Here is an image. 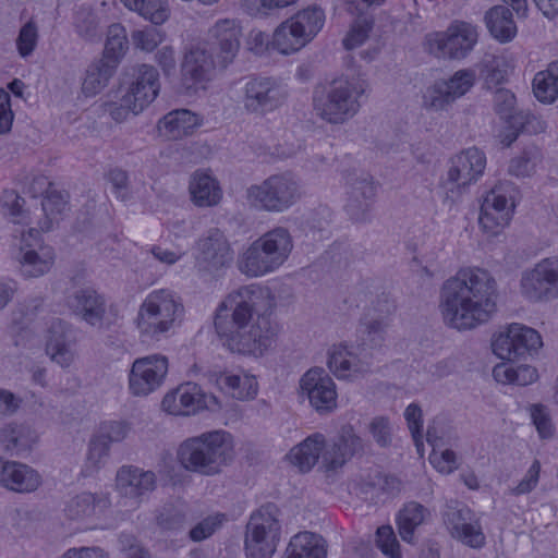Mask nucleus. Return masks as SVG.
Wrapping results in <instances>:
<instances>
[{
  "mask_svg": "<svg viewBox=\"0 0 558 558\" xmlns=\"http://www.w3.org/2000/svg\"><path fill=\"white\" fill-rule=\"evenodd\" d=\"M368 84L362 78H339L313 93V111L329 124H343L361 109Z\"/></svg>",
  "mask_w": 558,
  "mask_h": 558,
  "instance_id": "39448f33",
  "label": "nucleus"
},
{
  "mask_svg": "<svg viewBox=\"0 0 558 558\" xmlns=\"http://www.w3.org/2000/svg\"><path fill=\"white\" fill-rule=\"evenodd\" d=\"M492 349L494 354L501 360L511 361L521 357L520 352L517 349V340L512 324L506 326L494 336Z\"/></svg>",
  "mask_w": 558,
  "mask_h": 558,
  "instance_id": "8fccbe9b",
  "label": "nucleus"
},
{
  "mask_svg": "<svg viewBox=\"0 0 558 558\" xmlns=\"http://www.w3.org/2000/svg\"><path fill=\"white\" fill-rule=\"evenodd\" d=\"M498 284L485 268L465 266L444 281L439 312L444 323L457 330H472L497 312Z\"/></svg>",
  "mask_w": 558,
  "mask_h": 558,
  "instance_id": "f03ea898",
  "label": "nucleus"
},
{
  "mask_svg": "<svg viewBox=\"0 0 558 558\" xmlns=\"http://www.w3.org/2000/svg\"><path fill=\"white\" fill-rule=\"evenodd\" d=\"M74 28L80 37L92 40L99 34V19L90 9L80 8L74 15Z\"/></svg>",
  "mask_w": 558,
  "mask_h": 558,
  "instance_id": "13d9d810",
  "label": "nucleus"
},
{
  "mask_svg": "<svg viewBox=\"0 0 558 558\" xmlns=\"http://www.w3.org/2000/svg\"><path fill=\"white\" fill-rule=\"evenodd\" d=\"M345 189L348 211L356 218L364 216L377 193L373 178L365 172H350L345 175Z\"/></svg>",
  "mask_w": 558,
  "mask_h": 558,
  "instance_id": "393cba45",
  "label": "nucleus"
},
{
  "mask_svg": "<svg viewBox=\"0 0 558 558\" xmlns=\"http://www.w3.org/2000/svg\"><path fill=\"white\" fill-rule=\"evenodd\" d=\"M446 84L450 96L457 99L469 93L476 82V72L473 69H461L454 72L448 80H441Z\"/></svg>",
  "mask_w": 558,
  "mask_h": 558,
  "instance_id": "864d4df0",
  "label": "nucleus"
},
{
  "mask_svg": "<svg viewBox=\"0 0 558 558\" xmlns=\"http://www.w3.org/2000/svg\"><path fill=\"white\" fill-rule=\"evenodd\" d=\"M132 430V424L123 420L105 421L99 425L96 434L104 440L111 442H120L128 438Z\"/></svg>",
  "mask_w": 558,
  "mask_h": 558,
  "instance_id": "bf43d9fd",
  "label": "nucleus"
},
{
  "mask_svg": "<svg viewBox=\"0 0 558 558\" xmlns=\"http://www.w3.org/2000/svg\"><path fill=\"white\" fill-rule=\"evenodd\" d=\"M168 357L150 354L136 359L129 373V389L133 396L145 397L156 391L168 374Z\"/></svg>",
  "mask_w": 558,
  "mask_h": 558,
  "instance_id": "f3484780",
  "label": "nucleus"
},
{
  "mask_svg": "<svg viewBox=\"0 0 558 558\" xmlns=\"http://www.w3.org/2000/svg\"><path fill=\"white\" fill-rule=\"evenodd\" d=\"M359 17L353 22L349 32L342 40L347 50L355 49L362 46L369 37L373 28V19L365 15H357Z\"/></svg>",
  "mask_w": 558,
  "mask_h": 558,
  "instance_id": "5fc2aeb1",
  "label": "nucleus"
},
{
  "mask_svg": "<svg viewBox=\"0 0 558 558\" xmlns=\"http://www.w3.org/2000/svg\"><path fill=\"white\" fill-rule=\"evenodd\" d=\"M133 45L143 50L150 52L163 40L162 33L155 27H145L143 29H136L132 33Z\"/></svg>",
  "mask_w": 558,
  "mask_h": 558,
  "instance_id": "0e129e2a",
  "label": "nucleus"
},
{
  "mask_svg": "<svg viewBox=\"0 0 558 558\" xmlns=\"http://www.w3.org/2000/svg\"><path fill=\"white\" fill-rule=\"evenodd\" d=\"M541 470V462L538 460H534L519 483L509 488V494L518 497L533 492L538 485Z\"/></svg>",
  "mask_w": 558,
  "mask_h": 558,
  "instance_id": "e2e57ef3",
  "label": "nucleus"
},
{
  "mask_svg": "<svg viewBox=\"0 0 558 558\" xmlns=\"http://www.w3.org/2000/svg\"><path fill=\"white\" fill-rule=\"evenodd\" d=\"M130 10L138 13L155 25L163 24L170 15L167 0H121Z\"/></svg>",
  "mask_w": 558,
  "mask_h": 558,
  "instance_id": "c03bdc74",
  "label": "nucleus"
},
{
  "mask_svg": "<svg viewBox=\"0 0 558 558\" xmlns=\"http://www.w3.org/2000/svg\"><path fill=\"white\" fill-rule=\"evenodd\" d=\"M485 22L492 36L500 43L511 41L517 35L512 13L504 5H496L488 10Z\"/></svg>",
  "mask_w": 558,
  "mask_h": 558,
  "instance_id": "4c0bfd02",
  "label": "nucleus"
},
{
  "mask_svg": "<svg viewBox=\"0 0 558 558\" xmlns=\"http://www.w3.org/2000/svg\"><path fill=\"white\" fill-rule=\"evenodd\" d=\"M116 64L107 59L93 61L86 69L82 80L81 90L85 97L98 95L116 73Z\"/></svg>",
  "mask_w": 558,
  "mask_h": 558,
  "instance_id": "e433bc0d",
  "label": "nucleus"
},
{
  "mask_svg": "<svg viewBox=\"0 0 558 558\" xmlns=\"http://www.w3.org/2000/svg\"><path fill=\"white\" fill-rule=\"evenodd\" d=\"M202 118L189 109H175L165 114L157 123L160 136L178 141L194 133L202 125Z\"/></svg>",
  "mask_w": 558,
  "mask_h": 558,
  "instance_id": "7c9ffc66",
  "label": "nucleus"
},
{
  "mask_svg": "<svg viewBox=\"0 0 558 558\" xmlns=\"http://www.w3.org/2000/svg\"><path fill=\"white\" fill-rule=\"evenodd\" d=\"M195 267L204 277H219L233 260V250L217 228L209 229L196 242Z\"/></svg>",
  "mask_w": 558,
  "mask_h": 558,
  "instance_id": "f8f14e48",
  "label": "nucleus"
},
{
  "mask_svg": "<svg viewBox=\"0 0 558 558\" xmlns=\"http://www.w3.org/2000/svg\"><path fill=\"white\" fill-rule=\"evenodd\" d=\"M454 100L441 80L429 85L423 93L422 107L427 111L439 112L447 110Z\"/></svg>",
  "mask_w": 558,
  "mask_h": 558,
  "instance_id": "49530a36",
  "label": "nucleus"
},
{
  "mask_svg": "<svg viewBox=\"0 0 558 558\" xmlns=\"http://www.w3.org/2000/svg\"><path fill=\"white\" fill-rule=\"evenodd\" d=\"M288 98L287 88L276 78L257 76L243 87V109L255 116H265L280 108Z\"/></svg>",
  "mask_w": 558,
  "mask_h": 558,
  "instance_id": "ddd939ff",
  "label": "nucleus"
},
{
  "mask_svg": "<svg viewBox=\"0 0 558 558\" xmlns=\"http://www.w3.org/2000/svg\"><path fill=\"white\" fill-rule=\"evenodd\" d=\"M39 40L38 26L34 20L26 22L19 32L15 40L17 53L26 59L36 50Z\"/></svg>",
  "mask_w": 558,
  "mask_h": 558,
  "instance_id": "4d7b16f0",
  "label": "nucleus"
},
{
  "mask_svg": "<svg viewBox=\"0 0 558 558\" xmlns=\"http://www.w3.org/2000/svg\"><path fill=\"white\" fill-rule=\"evenodd\" d=\"M493 376L501 384L527 386L537 379L538 374L537 369L531 365L514 366L509 363H500L494 367Z\"/></svg>",
  "mask_w": 558,
  "mask_h": 558,
  "instance_id": "37998d69",
  "label": "nucleus"
},
{
  "mask_svg": "<svg viewBox=\"0 0 558 558\" xmlns=\"http://www.w3.org/2000/svg\"><path fill=\"white\" fill-rule=\"evenodd\" d=\"M192 203L202 208L217 206L222 199V189L218 180L206 171H196L189 183Z\"/></svg>",
  "mask_w": 558,
  "mask_h": 558,
  "instance_id": "473e14b6",
  "label": "nucleus"
},
{
  "mask_svg": "<svg viewBox=\"0 0 558 558\" xmlns=\"http://www.w3.org/2000/svg\"><path fill=\"white\" fill-rule=\"evenodd\" d=\"M159 74L153 65L141 64L133 69L123 94L129 107L144 110L159 93Z\"/></svg>",
  "mask_w": 558,
  "mask_h": 558,
  "instance_id": "4be33fe9",
  "label": "nucleus"
},
{
  "mask_svg": "<svg viewBox=\"0 0 558 558\" xmlns=\"http://www.w3.org/2000/svg\"><path fill=\"white\" fill-rule=\"evenodd\" d=\"M429 511L415 501L407 504L399 512L397 524L399 534L404 542L411 543L414 531L428 518Z\"/></svg>",
  "mask_w": 558,
  "mask_h": 558,
  "instance_id": "79ce46f5",
  "label": "nucleus"
},
{
  "mask_svg": "<svg viewBox=\"0 0 558 558\" xmlns=\"http://www.w3.org/2000/svg\"><path fill=\"white\" fill-rule=\"evenodd\" d=\"M110 456L109 441L104 440L98 434H95L88 444V451L85 462V473L87 475L99 471L106 465Z\"/></svg>",
  "mask_w": 558,
  "mask_h": 558,
  "instance_id": "09e8293b",
  "label": "nucleus"
},
{
  "mask_svg": "<svg viewBox=\"0 0 558 558\" xmlns=\"http://www.w3.org/2000/svg\"><path fill=\"white\" fill-rule=\"evenodd\" d=\"M41 475L32 466L0 457V485L19 494H29L41 485Z\"/></svg>",
  "mask_w": 558,
  "mask_h": 558,
  "instance_id": "bb28decb",
  "label": "nucleus"
},
{
  "mask_svg": "<svg viewBox=\"0 0 558 558\" xmlns=\"http://www.w3.org/2000/svg\"><path fill=\"white\" fill-rule=\"evenodd\" d=\"M68 308L87 325L102 329L116 322V310L93 288L75 290L66 296Z\"/></svg>",
  "mask_w": 558,
  "mask_h": 558,
  "instance_id": "4468645a",
  "label": "nucleus"
},
{
  "mask_svg": "<svg viewBox=\"0 0 558 558\" xmlns=\"http://www.w3.org/2000/svg\"><path fill=\"white\" fill-rule=\"evenodd\" d=\"M530 416L541 438H550L554 435L555 427L551 421L549 410L541 403L529 407Z\"/></svg>",
  "mask_w": 558,
  "mask_h": 558,
  "instance_id": "052dcab7",
  "label": "nucleus"
},
{
  "mask_svg": "<svg viewBox=\"0 0 558 558\" xmlns=\"http://www.w3.org/2000/svg\"><path fill=\"white\" fill-rule=\"evenodd\" d=\"M520 292L531 302L558 298V258H544L524 270L520 279Z\"/></svg>",
  "mask_w": 558,
  "mask_h": 558,
  "instance_id": "2eb2a0df",
  "label": "nucleus"
},
{
  "mask_svg": "<svg viewBox=\"0 0 558 558\" xmlns=\"http://www.w3.org/2000/svg\"><path fill=\"white\" fill-rule=\"evenodd\" d=\"M533 93L543 104H553L558 99V60L550 62L546 70L535 74Z\"/></svg>",
  "mask_w": 558,
  "mask_h": 558,
  "instance_id": "a19ab883",
  "label": "nucleus"
},
{
  "mask_svg": "<svg viewBox=\"0 0 558 558\" xmlns=\"http://www.w3.org/2000/svg\"><path fill=\"white\" fill-rule=\"evenodd\" d=\"M542 160L543 154L539 147L535 145L526 146L521 154L510 160L508 172L517 178L531 177L536 172Z\"/></svg>",
  "mask_w": 558,
  "mask_h": 558,
  "instance_id": "a18cd8bd",
  "label": "nucleus"
},
{
  "mask_svg": "<svg viewBox=\"0 0 558 558\" xmlns=\"http://www.w3.org/2000/svg\"><path fill=\"white\" fill-rule=\"evenodd\" d=\"M364 450L363 439L354 432L351 425L341 427L338 437L323 454V462L329 469L342 466L353 456Z\"/></svg>",
  "mask_w": 558,
  "mask_h": 558,
  "instance_id": "c756f323",
  "label": "nucleus"
},
{
  "mask_svg": "<svg viewBox=\"0 0 558 558\" xmlns=\"http://www.w3.org/2000/svg\"><path fill=\"white\" fill-rule=\"evenodd\" d=\"M303 195L300 180L292 172L269 175L247 189V201L255 208L268 213H283Z\"/></svg>",
  "mask_w": 558,
  "mask_h": 558,
  "instance_id": "6e6552de",
  "label": "nucleus"
},
{
  "mask_svg": "<svg viewBox=\"0 0 558 558\" xmlns=\"http://www.w3.org/2000/svg\"><path fill=\"white\" fill-rule=\"evenodd\" d=\"M222 389L239 400L254 399L258 391L255 376L244 371L238 373H225L218 379Z\"/></svg>",
  "mask_w": 558,
  "mask_h": 558,
  "instance_id": "ea45409f",
  "label": "nucleus"
},
{
  "mask_svg": "<svg viewBox=\"0 0 558 558\" xmlns=\"http://www.w3.org/2000/svg\"><path fill=\"white\" fill-rule=\"evenodd\" d=\"M275 305L271 291L259 284L231 291L217 307L215 317V329L223 345L244 355H264L277 335L271 318Z\"/></svg>",
  "mask_w": 558,
  "mask_h": 558,
  "instance_id": "f257e3e1",
  "label": "nucleus"
},
{
  "mask_svg": "<svg viewBox=\"0 0 558 558\" xmlns=\"http://www.w3.org/2000/svg\"><path fill=\"white\" fill-rule=\"evenodd\" d=\"M233 457V438L225 430L187 438L177 450L178 462L184 470L205 476L219 474Z\"/></svg>",
  "mask_w": 558,
  "mask_h": 558,
  "instance_id": "7ed1b4c3",
  "label": "nucleus"
},
{
  "mask_svg": "<svg viewBox=\"0 0 558 558\" xmlns=\"http://www.w3.org/2000/svg\"><path fill=\"white\" fill-rule=\"evenodd\" d=\"M128 49V39L125 28L121 24H112L108 28L105 51L101 59H107L109 62L118 66L119 60Z\"/></svg>",
  "mask_w": 558,
  "mask_h": 558,
  "instance_id": "de8ad7c7",
  "label": "nucleus"
},
{
  "mask_svg": "<svg viewBox=\"0 0 558 558\" xmlns=\"http://www.w3.org/2000/svg\"><path fill=\"white\" fill-rule=\"evenodd\" d=\"M215 72V61L206 48L192 47L184 56L181 74L186 89H204L211 81Z\"/></svg>",
  "mask_w": 558,
  "mask_h": 558,
  "instance_id": "b1692460",
  "label": "nucleus"
},
{
  "mask_svg": "<svg viewBox=\"0 0 558 558\" xmlns=\"http://www.w3.org/2000/svg\"><path fill=\"white\" fill-rule=\"evenodd\" d=\"M293 240L283 227H277L255 240L240 256L238 268L250 278L276 271L289 258Z\"/></svg>",
  "mask_w": 558,
  "mask_h": 558,
  "instance_id": "423d86ee",
  "label": "nucleus"
},
{
  "mask_svg": "<svg viewBox=\"0 0 558 558\" xmlns=\"http://www.w3.org/2000/svg\"><path fill=\"white\" fill-rule=\"evenodd\" d=\"M520 199L518 186L511 181H499L483 197L478 225L487 236L499 235L511 222Z\"/></svg>",
  "mask_w": 558,
  "mask_h": 558,
  "instance_id": "1a4fd4ad",
  "label": "nucleus"
},
{
  "mask_svg": "<svg viewBox=\"0 0 558 558\" xmlns=\"http://www.w3.org/2000/svg\"><path fill=\"white\" fill-rule=\"evenodd\" d=\"M327 365L338 379L353 381L372 372L373 360L366 348L339 344L329 351Z\"/></svg>",
  "mask_w": 558,
  "mask_h": 558,
  "instance_id": "a211bd4d",
  "label": "nucleus"
},
{
  "mask_svg": "<svg viewBox=\"0 0 558 558\" xmlns=\"http://www.w3.org/2000/svg\"><path fill=\"white\" fill-rule=\"evenodd\" d=\"M17 260L23 277L38 278L51 269L54 263V253L50 246L39 242L28 243L27 236L23 234Z\"/></svg>",
  "mask_w": 558,
  "mask_h": 558,
  "instance_id": "cd10ccee",
  "label": "nucleus"
},
{
  "mask_svg": "<svg viewBox=\"0 0 558 558\" xmlns=\"http://www.w3.org/2000/svg\"><path fill=\"white\" fill-rule=\"evenodd\" d=\"M110 506L107 494L83 492L69 500L65 514L71 520H87L99 517Z\"/></svg>",
  "mask_w": 558,
  "mask_h": 558,
  "instance_id": "72a5a7b5",
  "label": "nucleus"
},
{
  "mask_svg": "<svg viewBox=\"0 0 558 558\" xmlns=\"http://www.w3.org/2000/svg\"><path fill=\"white\" fill-rule=\"evenodd\" d=\"M376 544L385 555L391 558H400L399 543L390 525H383L377 529Z\"/></svg>",
  "mask_w": 558,
  "mask_h": 558,
  "instance_id": "338daca9",
  "label": "nucleus"
},
{
  "mask_svg": "<svg viewBox=\"0 0 558 558\" xmlns=\"http://www.w3.org/2000/svg\"><path fill=\"white\" fill-rule=\"evenodd\" d=\"M513 123H517L522 132L529 134H541L546 131V121L538 116H534L526 111H520L513 116Z\"/></svg>",
  "mask_w": 558,
  "mask_h": 558,
  "instance_id": "774afa93",
  "label": "nucleus"
},
{
  "mask_svg": "<svg viewBox=\"0 0 558 558\" xmlns=\"http://www.w3.org/2000/svg\"><path fill=\"white\" fill-rule=\"evenodd\" d=\"M512 327L515 335L517 349L521 357L533 355L543 347L542 337L534 328L519 323H512Z\"/></svg>",
  "mask_w": 558,
  "mask_h": 558,
  "instance_id": "3c124183",
  "label": "nucleus"
},
{
  "mask_svg": "<svg viewBox=\"0 0 558 558\" xmlns=\"http://www.w3.org/2000/svg\"><path fill=\"white\" fill-rule=\"evenodd\" d=\"M210 403H216L214 396L205 395L196 384L186 383L169 391L161 401V408L171 415L186 416L210 409Z\"/></svg>",
  "mask_w": 558,
  "mask_h": 558,
  "instance_id": "5701e85b",
  "label": "nucleus"
},
{
  "mask_svg": "<svg viewBox=\"0 0 558 558\" xmlns=\"http://www.w3.org/2000/svg\"><path fill=\"white\" fill-rule=\"evenodd\" d=\"M299 395L319 414L333 412L338 405L337 386L322 367L307 369L299 380Z\"/></svg>",
  "mask_w": 558,
  "mask_h": 558,
  "instance_id": "dca6fc26",
  "label": "nucleus"
},
{
  "mask_svg": "<svg viewBox=\"0 0 558 558\" xmlns=\"http://www.w3.org/2000/svg\"><path fill=\"white\" fill-rule=\"evenodd\" d=\"M157 476L153 471H146L134 465L121 466L116 476L118 492L134 500L137 505L141 498L156 488Z\"/></svg>",
  "mask_w": 558,
  "mask_h": 558,
  "instance_id": "a878e982",
  "label": "nucleus"
},
{
  "mask_svg": "<svg viewBox=\"0 0 558 558\" xmlns=\"http://www.w3.org/2000/svg\"><path fill=\"white\" fill-rule=\"evenodd\" d=\"M325 21L324 10L316 4L299 10L276 28L272 36L274 47L282 54L301 50L318 35Z\"/></svg>",
  "mask_w": 558,
  "mask_h": 558,
  "instance_id": "0eeeda50",
  "label": "nucleus"
},
{
  "mask_svg": "<svg viewBox=\"0 0 558 558\" xmlns=\"http://www.w3.org/2000/svg\"><path fill=\"white\" fill-rule=\"evenodd\" d=\"M327 449L326 437L320 433L307 436L302 442L294 446L288 458L290 462L302 472H308L317 463Z\"/></svg>",
  "mask_w": 558,
  "mask_h": 558,
  "instance_id": "f704fd0d",
  "label": "nucleus"
},
{
  "mask_svg": "<svg viewBox=\"0 0 558 558\" xmlns=\"http://www.w3.org/2000/svg\"><path fill=\"white\" fill-rule=\"evenodd\" d=\"M242 32L235 20L223 19L209 29V38L217 48L218 62L227 66L233 61L239 49Z\"/></svg>",
  "mask_w": 558,
  "mask_h": 558,
  "instance_id": "c85d7f7f",
  "label": "nucleus"
},
{
  "mask_svg": "<svg viewBox=\"0 0 558 558\" xmlns=\"http://www.w3.org/2000/svg\"><path fill=\"white\" fill-rule=\"evenodd\" d=\"M391 305L385 301L365 313L361 322L362 348H380L386 340Z\"/></svg>",
  "mask_w": 558,
  "mask_h": 558,
  "instance_id": "2f4dec72",
  "label": "nucleus"
},
{
  "mask_svg": "<svg viewBox=\"0 0 558 558\" xmlns=\"http://www.w3.org/2000/svg\"><path fill=\"white\" fill-rule=\"evenodd\" d=\"M327 543L318 534L300 532L291 537L286 549L289 558H327Z\"/></svg>",
  "mask_w": 558,
  "mask_h": 558,
  "instance_id": "c9c22d12",
  "label": "nucleus"
},
{
  "mask_svg": "<svg viewBox=\"0 0 558 558\" xmlns=\"http://www.w3.org/2000/svg\"><path fill=\"white\" fill-rule=\"evenodd\" d=\"M478 26L466 21H452L445 31L425 36V50L437 59L463 60L478 43Z\"/></svg>",
  "mask_w": 558,
  "mask_h": 558,
  "instance_id": "9d476101",
  "label": "nucleus"
},
{
  "mask_svg": "<svg viewBox=\"0 0 558 558\" xmlns=\"http://www.w3.org/2000/svg\"><path fill=\"white\" fill-rule=\"evenodd\" d=\"M486 156L476 147H469L453 155L448 161L446 184L453 189H464L476 183L484 174Z\"/></svg>",
  "mask_w": 558,
  "mask_h": 558,
  "instance_id": "6ab92c4d",
  "label": "nucleus"
},
{
  "mask_svg": "<svg viewBox=\"0 0 558 558\" xmlns=\"http://www.w3.org/2000/svg\"><path fill=\"white\" fill-rule=\"evenodd\" d=\"M46 353L62 368H69L76 360V337L73 326L66 320L52 317L47 326Z\"/></svg>",
  "mask_w": 558,
  "mask_h": 558,
  "instance_id": "aec40b11",
  "label": "nucleus"
},
{
  "mask_svg": "<svg viewBox=\"0 0 558 558\" xmlns=\"http://www.w3.org/2000/svg\"><path fill=\"white\" fill-rule=\"evenodd\" d=\"M37 441L35 432L27 425L5 423L0 426V444L7 451H23L31 449Z\"/></svg>",
  "mask_w": 558,
  "mask_h": 558,
  "instance_id": "58836bf2",
  "label": "nucleus"
},
{
  "mask_svg": "<svg viewBox=\"0 0 558 558\" xmlns=\"http://www.w3.org/2000/svg\"><path fill=\"white\" fill-rule=\"evenodd\" d=\"M445 522L452 538L462 545L481 549L486 545V535L481 518L470 508H452L445 514Z\"/></svg>",
  "mask_w": 558,
  "mask_h": 558,
  "instance_id": "412c9836",
  "label": "nucleus"
},
{
  "mask_svg": "<svg viewBox=\"0 0 558 558\" xmlns=\"http://www.w3.org/2000/svg\"><path fill=\"white\" fill-rule=\"evenodd\" d=\"M68 207V199L64 194L58 191H49L41 202V209L46 216V220L39 226L43 231L51 229L53 221H58L59 216L64 213Z\"/></svg>",
  "mask_w": 558,
  "mask_h": 558,
  "instance_id": "603ef678",
  "label": "nucleus"
},
{
  "mask_svg": "<svg viewBox=\"0 0 558 558\" xmlns=\"http://www.w3.org/2000/svg\"><path fill=\"white\" fill-rule=\"evenodd\" d=\"M494 104L497 113L508 123H513V116L520 112L515 110L514 94L509 89L499 88L494 94Z\"/></svg>",
  "mask_w": 558,
  "mask_h": 558,
  "instance_id": "680f3d73",
  "label": "nucleus"
},
{
  "mask_svg": "<svg viewBox=\"0 0 558 558\" xmlns=\"http://www.w3.org/2000/svg\"><path fill=\"white\" fill-rule=\"evenodd\" d=\"M185 316L182 298L171 289L150 291L141 303L136 327L140 336L151 341H160L179 328Z\"/></svg>",
  "mask_w": 558,
  "mask_h": 558,
  "instance_id": "20e7f679",
  "label": "nucleus"
},
{
  "mask_svg": "<svg viewBox=\"0 0 558 558\" xmlns=\"http://www.w3.org/2000/svg\"><path fill=\"white\" fill-rule=\"evenodd\" d=\"M392 429L390 420L386 416H376L368 425V430L374 441L383 448L389 447L392 444Z\"/></svg>",
  "mask_w": 558,
  "mask_h": 558,
  "instance_id": "69168bd1",
  "label": "nucleus"
},
{
  "mask_svg": "<svg viewBox=\"0 0 558 558\" xmlns=\"http://www.w3.org/2000/svg\"><path fill=\"white\" fill-rule=\"evenodd\" d=\"M1 205L4 213L14 223L29 225V214L23 209L24 199L13 190H5L1 196Z\"/></svg>",
  "mask_w": 558,
  "mask_h": 558,
  "instance_id": "6e6d98bb",
  "label": "nucleus"
},
{
  "mask_svg": "<svg viewBox=\"0 0 558 558\" xmlns=\"http://www.w3.org/2000/svg\"><path fill=\"white\" fill-rule=\"evenodd\" d=\"M278 509L267 504L254 511L246 524L244 550L246 558H271L280 539Z\"/></svg>",
  "mask_w": 558,
  "mask_h": 558,
  "instance_id": "9b49d317",
  "label": "nucleus"
}]
</instances>
